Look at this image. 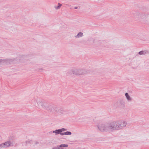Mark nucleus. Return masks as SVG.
I'll return each instance as SVG.
<instances>
[{
	"label": "nucleus",
	"instance_id": "f257e3e1",
	"mask_svg": "<svg viewBox=\"0 0 149 149\" xmlns=\"http://www.w3.org/2000/svg\"><path fill=\"white\" fill-rule=\"evenodd\" d=\"M34 105L38 109L41 110H47L49 112L55 113L58 111V107L50 104H48L45 100L37 99L34 100Z\"/></svg>",
	"mask_w": 149,
	"mask_h": 149
},
{
	"label": "nucleus",
	"instance_id": "f03ea898",
	"mask_svg": "<svg viewBox=\"0 0 149 149\" xmlns=\"http://www.w3.org/2000/svg\"><path fill=\"white\" fill-rule=\"evenodd\" d=\"M98 129L102 132H113L112 122L109 123H100L97 125Z\"/></svg>",
	"mask_w": 149,
	"mask_h": 149
},
{
	"label": "nucleus",
	"instance_id": "7ed1b4c3",
	"mask_svg": "<svg viewBox=\"0 0 149 149\" xmlns=\"http://www.w3.org/2000/svg\"><path fill=\"white\" fill-rule=\"evenodd\" d=\"M113 131L121 130L125 128L127 122L124 120H118L112 122Z\"/></svg>",
	"mask_w": 149,
	"mask_h": 149
},
{
	"label": "nucleus",
	"instance_id": "20e7f679",
	"mask_svg": "<svg viewBox=\"0 0 149 149\" xmlns=\"http://www.w3.org/2000/svg\"><path fill=\"white\" fill-rule=\"evenodd\" d=\"M86 72L85 70L79 68H74L70 70L69 72L70 74L73 75H82Z\"/></svg>",
	"mask_w": 149,
	"mask_h": 149
},
{
	"label": "nucleus",
	"instance_id": "39448f33",
	"mask_svg": "<svg viewBox=\"0 0 149 149\" xmlns=\"http://www.w3.org/2000/svg\"><path fill=\"white\" fill-rule=\"evenodd\" d=\"M16 58H13L10 59H6L4 61H2L1 60H0V63L1 62H5L6 63L8 64L9 63H16L17 62L16 61Z\"/></svg>",
	"mask_w": 149,
	"mask_h": 149
},
{
	"label": "nucleus",
	"instance_id": "423d86ee",
	"mask_svg": "<svg viewBox=\"0 0 149 149\" xmlns=\"http://www.w3.org/2000/svg\"><path fill=\"white\" fill-rule=\"evenodd\" d=\"M11 144L10 141L6 142L0 144V149L9 146Z\"/></svg>",
	"mask_w": 149,
	"mask_h": 149
},
{
	"label": "nucleus",
	"instance_id": "0eeeda50",
	"mask_svg": "<svg viewBox=\"0 0 149 149\" xmlns=\"http://www.w3.org/2000/svg\"><path fill=\"white\" fill-rule=\"evenodd\" d=\"M68 146L67 144H62L54 147L52 149H63V147H67Z\"/></svg>",
	"mask_w": 149,
	"mask_h": 149
},
{
	"label": "nucleus",
	"instance_id": "6e6552de",
	"mask_svg": "<svg viewBox=\"0 0 149 149\" xmlns=\"http://www.w3.org/2000/svg\"><path fill=\"white\" fill-rule=\"evenodd\" d=\"M125 95L127 101H131L132 100V97L129 95L128 93H126Z\"/></svg>",
	"mask_w": 149,
	"mask_h": 149
},
{
	"label": "nucleus",
	"instance_id": "1a4fd4ad",
	"mask_svg": "<svg viewBox=\"0 0 149 149\" xmlns=\"http://www.w3.org/2000/svg\"><path fill=\"white\" fill-rule=\"evenodd\" d=\"M71 132H70L67 131L64 132L60 133V135L63 136L65 135H70L71 134Z\"/></svg>",
	"mask_w": 149,
	"mask_h": 149
},
{
	"label": "nucleus",
	"instance_id": "9d476101",
	"mask_svg": "<svg viewBox=\"0 0 149 149\" xmlns=\"http://www.w3.org/2000/svg\"><path fill=\"white\" fill-rule=\"evenodd\" d=\"M53 133H54L56 135H57L59 134H60L61 133L60 130V129L58 130H55L53 131Z\"/></svg>",
	"mask_w": 149,
	"mask_h": 149
},
{
	"label": "nucleus",
	"instance_id": "9b49d317",
	"mask_svg": "<svg viewBox=\"0 0 149 149\" xmlns=\"http://www.w3.org/2000/svg\"><path fill=\"white\" fill-rule=\"evenodd\" d=\"M83 33L81 32L79 33L77 35L75 36V37H80L83 36Z\"/></svg>",
	"mask_w": 149,
	"mask_h": 149
},
{
	"label": "nucleus",
	"instance_id": "f8f14e48",
	"mask_svg": "<svg viewBox=\"0 0 149 149\" xmlns=\"http://www.w3.org/2000/svg\"><path fill=\"white\" fill-rule=\"evenodd\" d=\"M147 52L146 51H141L139 52V54L140 55H145L146 54Z\"/></svg>",
	"mask_w": 149,
	"mask_h": 149
},
{
	"label": "nucleus",
	"instance_id": "ddd939ff",
	"mask_svg": "<svg viewBox=\"0 0 149 149\" xmlns=\"http://www.w3.org/2000/svg\"><path fill=\"white\" fill-rule=\"evenodd\" d=\"M62 6L61 4L60 3H58V6H55V8L56 10L59 9Z\"/></svg>",
	"mask_w": 149,
	"mask_h": 149
},
{
	"label": "nucleus",
	"instance_id": "4468645a",
	"mask_svg": "<svg viewBox=\"0 0 149 149\" xmlns=\"http://www.w3.org/2000/svg\"><path fill=\"white\" fill-rule=\"evenodd\" d=\"M65 111L63 109H61L60 111V113L61 114L63 115L65 114Z\"/></svg>",
	"mask_w": 149,
	"mask_h": 149
},
{
	"label": "nucleus",
	"instance_id": "2eb2a0df",
	"mask_svg": "<svg viewBox=\"0 0 149 149\" xmlns=\"http://www.w3.org/2000/svg\"><path fill=\"white\" fill-rule=\"evenodd\" d=\"M144 15L146 16V15H145V14L143 15V14L141 13V14H139L137 15V17H141L143 16Z\"/></svg>",
	"mask_w": 149,
	"mask_h": 149
},
{
	"label": "nucleus",
	"instance_id": "dca6fc26",
	"mask_svg": "<svg viewBox=\"0 0 149 149\" xmlns=\"http://www.w3.org/2000/svg\"><path fill=\"white\" fill-rule=\"evenodd\" d=\"M60 130L61 131V133H62V132L63 131H65L66 130V129L64 128H63L61 129H60Z\"/></svg>",
	"mask_w": 149,
	"mask_h": 149
},
{
	"label": "nucleus",
	"instance_id": "f3484780",
	"mask_svg": "<svg viewBox=\"0 0 149 149\" xmlns=\"http://www.w3.org/2000/svg\"><path fill=\"white\" fill-rule=\"evenodd\" d=\"M74 8L75 9H77V7H74Z\"/></svg>",
	"mask_w": 149,
	"mask_h": 149
}]
</instances>
